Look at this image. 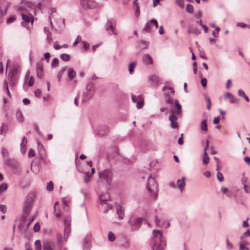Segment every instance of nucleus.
<instances>
[{"label":"nucleus","mask_w":250,"mask_h":250,"mask_svg":"<svg viewBox=\"0 0 250 250\" xmlns=\"http://www.w3.org/2000/svg\"><path fill=\"white\" fill-rule=\"evenodd\" d=\"M177 117L174 113H171L169 117V120L170 122V127L173 129L178 128V125L177 123Z\"/></svg>","instance_id":"nucleus-14"},{"label":"nucleus","mask_w":250,"mask_h":250,"mask_svg":"<svg viewBox=\"0 0 250 250\" xmlns=\"http://www.w3.org/2000/svg\"><path fill=\"white\" fill-rule=\"evenodd\" d=\"M220 117L219 116H218V117H215L213 121V123L215 125H218L219 124V121H220Z\"/></svg>","instance_id":"nucleus-60"},{"label":"nucleus","mask_w":250,"mask_h":250,"mask_svg":"<svg viewBox=\"0 0 250 250\" xmlns=\"http://www.w3.org/2000/svg\"><path fill=\"white\" fill-rule=\"evenodd\" d=\"M201 129L203 131H206L208 130V126L207 124V120L206 119H204L201 123Z\"/></svg>","instance_id":"nucleus-36"},{"label":"nucleus","mask_w":250,"mask_h":250,"mask_svg":"<svg viewBox=\"0 0 250 250\" xmlns=\"http://www.w3.org/2000/svg\"><path fill=\"white\" fill-rule=\"evenodd\" d=\"M224 97L229 99V103L231 104H237L239 102V100L229 92L226 93L224 95Z\"/></svg>","instance_id":"nucleus-16"},{"label":"nucleus","mask_w":250,"mask_h":250,"mask_svg":"<svg viewBox=\"0 0 250 250\" xmlns=\"http://www.w3.org/2000/svg\"><path fill=\"white\" fill-rule=\"evenodd\" d=\"M4 89H5L6 90L7 94L9 95V96H10V93L8 89V82L6 80H5L4 82Z\"/></svg>","instance_id":"nucleus-49"},{"label":"nucleus","mask_w":250,"mask_h":250,"mask_svg":"<svg viewBox=\"0 0 250 250\" xmlns=\"http://www.w3.org/2000/svg\"><path fill=\"white\" fill-rule=\"evenodd\" d=\"M217 178L220 182H223L224 178L222 173L219 171H218L217 173Z\"/></svg>","instance_id":"nucleus-45"},{"label":"nucleus","mask_w":250,"mask_h":250,"mask_svg":"<svg viewBox=\"0 0 250 250\" xmlns=\"http://www.w3.org/2000/svg\"><path fill=\"white\" fill-rule=\"evenodd\" d=\"M153 234L154 238L159 237L160 241L157 244L154 238L151 239L150 242L153 243V246L152 248V250H164L166 245V243L163 237L162 232L160 230H153Z\"/></svg>","instance_id":"nucleus-3"},{"label":"nucleus","mask_w":250,"mask_h":250,"mask_svg":"<svg viewBox=\"0 0 250 250\" xmlns=\"http://www.w3.org/2000/svg\"><path fill=\"white\" fill-rule=\"evenodd\" d=\"M177 187L178 188H180L181 190L184 189L185 186V178L184 177H182V180H177Z\"/></svg>","instance_id":"nucleus-27"},{"label":"nucleus","mask_w":250,"mask_h":250,"mask_svg":"<svg viewBox=\"0 0 250 250\" xmlns=\"http://www.w3.org/2000/svg\"><path fill=\"white\" fill-rule=\"evenodd\" d=\"M20 74V70L18 66H14L10 70L8 74V79L10 81V87H14L17 83Z\"/></svg>","instance_id":"nucleus-4"},{"label":"nucleus","mask_w":250,"mask_h":250,"mask_svg":"<svg viewBox=\"0 0 250 250\" xmlns=\"http://www.w3.org/2000/svg\"><path fill=\"white\" fill-rule=\"evenodd\" d=\"M81 5L84 9H92L97 6L94 0H81Z\"/></svg>","instance_id":"nucleus-11"},{"label":"nucleus","mask_w":250,"mask_h":250,"mask_svg":"<svg viewBox=\"0 0 250 250\" xmlns=\"http://www.w3.org/2000/svg\"><path fill=\"white\" fill-rule=\"evenodd\" d=\"M142 61L146 65L152 64L153 63V60L149 54H146L143 56Z\"/></svg>","instance_id":"nucleus-17"},{"label":"nucleus","mask_w":250,"mask_h":250,"mask_svg":"<svg viewBox=\"0 0 250 250\" xmlns=\"http://www.w3.org/2000/svg\"><path fill=\"white\" fill-rule=\"evenodd\" d=\"M149 81L151 83V84L154 85L158 86L160 83V79L156 75L151 76L149 77Z\"/></svg>","instance_id":"nucleus-18"},{"label":"nucleus","mask_w":250,"mask_h":250,"mask_svg":"<svg viewBox=\"0 0 250 250\" xmlns=\"http://www.w3.org/2000/svg\"><path fill=\"white\" fill-rule=\"evenodd\" d=\"M244 188L245 191L246 193H249L250 192V186L246 184H245L244 185Z\"/></svg>","instance_id":"nucleus-58"},{"label":"nucleus","mask_w":250,"mask_h":250,"mask_svg":"<svg viewBox=\"0 0 250 250\" xmlns=\"http://www.w3.org/2000/svg\"><path fill=\"white\" fill-rule=\"evenodd\" d=\"M50 57V53L49 52H46L44 54L43 57L41 58V60L43 61L44 60H46V62H48L49 61Z\"/></svg>","instance_id":"nucleus-44"},{"label":"nucleus","mask_w":250,"mask_h":250,"mask_svg":"<svg viewBox=\"0 0 250 250\" xmlns=\"http://www.w3.org/2000/svg\"><path fill=\"white\" fill-rule=\"evenodd\" d=\"M11 2H8L7 3V5L6 7V8H5V10L3 11L2 10H1L0 12V14L1 15L3 16L5 14H6L7 13V10H8V8H9V7L11 5Z\"/></svg>","instance_id":"nucleus-46"},{"label":"nucleus","mask_w":250,"mask_h":250,"mask_svg":"<svg viewBox=\"0 0 250 250\" xmlns=\"http://www.w3.org/2000/svg\"><path fill=\"white\" fill-rule=\"evenodd\" d=\"M36 72L39 78L42 79L43 77V65L42 62H38L36 64Z\"/></svg>","instance_id":"nucleus-15"},{"label":"nucleus","mask_w":250,"mask_h":250,"mask_svg":"<svg viewBox=\"0 0 250 250\" xmlns=\"http://www.w3.org/2000/svg\"><path fill=\"white\" fill-rule=\"evenodd\" d=\"M35 155V151L33 148H30L28 152V157L29 158L33 157Z\"/></svg>","instance_id":"nucleus-55"},{"label":"nucleus","mask_w":250,"mask_h":250,"mask_svg":"<svg viewBox=\"0 0 250 250\" xmlns=\"http://www.w3.org/2000/svg\"><path fill=\"white\" fill-rule=\"evenodd\" d=\"M53 47L56 50H59L61 48V46L59 45V42L57 41L54 42Z\"/></svg>","instance_id":"nucleus-57"},{"label":"nucleus","mask_w":250,"mask_h":250,"mask_svg":"<svg viewBox=\"0 0 250 250\" xmlns=\"http://www.w3.org/2000/svg\"><path fill=\"white\" fill-rule=\"evenodd\" d=\"M158 27V23L157 21L155 19H152L146 23L145 27L143 29V31L151 33L154 31Z\"/></svg>","instance_id":"nucleus-7"},{"label":"nucleus","mask_w":250,"mask_h":250,"mask_svg":"<svg viewBox=\"0 0 250 250\" xmlns=\"http://www.w3.org/2000/svg\"><path fill=\"white\" fill-rule=\"evenodd\" d=\"M99 178L103 179L106 181L107 184L110 185L112 180V173L110 170L105 169L99 172Z\"/></svg>","instance_id":"nucleus-9"},{"label":"nucleus","mask_w":250,"mask_h":250,"mask_svg":"<svg viewBox=\"0 0 250 250\" xmlns=\"http://www.w3.org/2000/svg\"><path fill=\"white\" fill-rule=\"evenodd\" d=\"M146 189L149 193L150 197L156 200L159 192L158 184L154 178L149 175L147 178Z\"/></svg>","instance_id":"nucleus-2"},{"label":"nucleus","mask_w":250,"mask_h":250,"mask_svg":"<svg viewBox=\"0 0 250 250\" xmlns=\"http://www.w3.org/2000/svg\"><path fill=\"white\" fill-rule=\"evenodd\" d=\"M40 225L39 223H36L33 228L34 231L35 232H38L40 230Z\"/></svg>","instance_id":"nucleus-53"},{"label":"nucleus","mask_w":250,"mask_h":250,"mask_svg":"<svg viewBox=\"0 0 250 250\" xmlns=\"http://www.w3.org/2000/svg\"><path fill=\"white\" fill-rule=\"evenodd\" d=\"M54 188V184L52 181L49 182L47 183L46 186V189L48 191H52Z\"/></svg>","instance_id":"nucleus-42"},{"label":"nucleus","mask_w":250,"mask_h":250,"mask_svg":"<svg viewBox=\"0 0 250 250\" xmlns=\"http://www.w3.org/2000/svg\"><path fill=\"white\" fill-rule=\"evenodd\" d=\"M34 83V79L33 76H31L28 82V85L31 87L33 86Z\"/></svg>","instance_id":"nucleus-59"},{"label":"nucleus","mask_w":250,"mask_h":250,"mask_svg":"<svg viewBox=\"0 0 250 250\" xmlns=\"http://www.w3.org/2000/svg\"><path fill=\"white\" fill-rule=\"evenodd\" d=\"M193 6L190 4H188L186 6V11L188 13H192L193 12Z\"/></svg>","instance_id":"nucleus-41"},{"label":"nucleus","mask_w":250,"mask_h":250,"mask_svg":"<svg viewBox=\"0 0 250 250\" xmlns=\"http://www.w3.org/2000/svg\"><path fill=\"white\" fill-rule=\"evenodd\" d=\"M36 195L34 192H29L25 197L22 206L23 214L22 217L25 219L29 214L35 201Z\"/></svg>","instance_id":"nucleus-1"},{"label":"nucleus","mask_w":250,"mask_h":250,"mask_svg":"<svg viewBox=\"0 0 250 250\" xmlns=\"http://www.w3.org/2000/svg\"><path fill=\"white\" fill-rule=\"evenodd\" d=\"M108 238L109 241L113 242L115 241L116 237L115 234L111 231L108 233Z\"/></svg>","instance_id":"nucleus-38"},{"label":"nucleus","mask_w":250,"mask_h":250,"mask_svg":"<svg viewBox=\"0 0 250 250\" xmlns=\"http://www.w3.org/2000/svg\"><path fill=\"white\" fill-rule=\"evenodd\" d=\"M201 84L203 87H206L207 84V80L206 78L202 79L201 81Z\"/></svg>","instance_id":"nucleus-62"},{"label":"nucleus","mask_w":250,"mask_h":250,"mask_svg":"<svg viewBox=\"0 0 250 250\" xmlns=\"http://www.w3.org/2000/svg\"><path fill=\"white\" fill-rule=\"evenodd\" d=\"M53 244L50 241H45L43 244V250H53Z\"/></svg>","instance_id":"nucleus-23"},{"label":"nucleus","mask_w":250,"mask_h":250,"mask_svg":"<svg viewBox=\"0 0 250 250\" xmlns=\"http://www.w3.org/2000/svg\"><path fill=\"white\" fill-rule=\"evenodd\" d=\"M16 161L13 159H8L5 161V164L8 167L13 168L15 165Z\"/></svg>","instance_id":"nucleus-28"},{"label":"nucleus","mask_w":250,"mask_h":250,"mask_svg":"<svg viewBox=\"0 0 250 250\" xmlns=\"http://www.w3.org/2000/svg\"><path fill=\"white\" fill-rule=\"evenodd\" d=\"M209 158L208 156V154L207 152H204V159L203 160V163L204 164H208L209 162Z\"/></svg>","instance_id":"nucleus-40"},{"label":"nucleus","mask_w":250,"mask_h":250,"mask_svg":"<svg viewBox=\"0 0 250 250\" xmlns=\"http://www.w3.org/2000/svg\"><path fill=\"white\" fill-rule=\"evenodd\" d=\"M16 115V118L19 121L22 122L23 121L24 117L22 113L20 110H17Z\"/></svg>","instance_id":"nucleus-35"},{"label":"nucleus","mask_w":250,"mask_h":250,"mask_svg":"<svg viewBox=\"0 0 250 250\" xmlns=\"http://www.w3.org/2000/svg\"><path fill=\"white\" fill-rule=\"evenodd\" d=\"M89 86V85L88 84L86 86V90H87L88 91L87 92H84L83 93V101H84V100L90 99L91 98L92 96L93 93L91 91V89H88Z\"/></svg>","instance_id":"nucleus-22"},{"label":"nucleus","mask_w":250,"mask_h":250,"mask_svg":"<svg viewBox=\"0 0 250 250\" xmlns=\"http://www.w3.org/2000/svg\"><path fill=\"white\" fill-rule=\"evenodd\" d=\"M43 30H44V32L47 35L46 40H48L49 37V35H51V33L49 31V29L48 28L45 27H44Z\"/></svg>","instance_id":"nucleus-52"},{"label":"nucleus","mask_w":250,"mask_h":250,"mask_svg":"<svg viewBox=\"0 0 250 250\" xmlns=\"http://www.w3.org/2000/svg\"><path fill=\"white\" fill-rule=\"evenodd\" d=\"M132 101L134 103H136V107L138 109H140L143 107L144 105V99L141 96L136 97L133 94H131Z\"/></svg>","instance_id":"nucleus-12"},{"label":"nucleus","mask_w":250,"mask_h":250,"mask_svg":"<svg viewBox=\"0 0 250 250\" xmlns=\"http://www.w3.org/2000/svg\"><path fill=\"white\" fill-rule=\"evenodd\" d=\"M165 101L167 104L170 105L171 109H181V105L179 104L177 100L174 101V104L173 100L171 98L168 93L165 94Z\"/></svg>","instance_id":"nucleus-8"},{"label":"nucleus","mask_w":250,"mask_h":250,"mask_svg":"<svg viewBox=\"0 0 250 250\" xmlns=\"http://www.w3.org/2000/svg\"><path fill=\"white\" fill-rule=\"evenodd\" d=\"M59 65V60L57 58L53 59V61L51 63L52 67L55 68Z\"/></svg>","instance_id":"nucleus-39"},{"label":"nucleus","mask_w":250,"mask_h":250,"mask_svg":"<svg viewBox=\"0 0 250 250\" xmlns=\"http://www.w3.org/2000/svg\"><path fill=\"white\" fill-rule=\"evenodd\" d=\"M19 10L22 12L21 17L23 20L22 22V26H26V24L30 22L32 24L34 22L33 16L28 12H26L27 10H25V8L23 7H19Z\"/></svg>","instance_id":"nucleus-5"},{"label":"nucleus","mask_w":250,"mask_h":250,"mask_svg":"<svg viewBox=\"0 0 250 250\" xmlns=\"http://www.w3.org/2000/svg\"><path fill=\"white\" fill-rule=\"evenodd\" d=\"M66 67L64 66L62 67L58 72L57 74V79L58 81L60 82L61 80L62 75L63 73L66 71Z\"/></svg>","instance_id":"nucleus-31"},{"label":"nucleus","mask_w":250,"mask_h":250,"mask_svg":"<svg viewBox=\"0 0 250 250\" xmlns=\"http://www.w3.org/2000/svg\"><path fill=\"white\" fill-rule=\"evenodd\" d=\"M35 95L36 97L40 98L42 95V91L40 89H37L35 91Z\"/></svg>","instance_id":"nucleus-56"},{"label":"nucleus","mask_w":250,"mask_h":250,"mask_svg":"<svg viewBox=\"0 0 250 250\" xmlns=\"http://www.w3.org/2000/svg\"><path fill=\"white\" fill-rule=\"evenodd\" d=\"M99 208L103 209L104 212H106L109 209L112 208V205L107 203V202L105 204H99Z\"/></svg>","instance_id":"nucleus-25"},{"label":"nucleus","mask_w":250,"mask_h":250,"mask_svg":"<svg viewBox=\"0 0 250 250\" xmlns=\"http://www.w3.org/2000/svg\"><path fill=\"white\" fill-rule=\"evenodd\" d=\"M27 144V140L26 138L25 137H23L21 144V151L23 154L26 152Z\"/></svg>","instance_id":"nucleus-19"},{"label":"nucleus","mask_w":250,"mask_h":250,"mask_svg":"<svg viewBox=\"0 0 250 250\" xmlns=\"http://www.w3.org/2000/svg\"><path fill=\"white\" fill-rule=\"evenodd\" d=\"M188 33L189 34H194L196 35H198L200 34V31L197 28H189L188 30Z\"/></svg>","instance_id":"nucleus-34"},{"label":"nucleus","mask_w":250,"mask_h":250,"mask_svg":"<svg viewBox=\"0 0 250 250\" xmlns=\"http://www.w3.org/2000/svg\"><path fill=\"white\" fill-rule=\"evenodd\" d=\"M247 236H250V229H248L241 237L240 239L242 241H243V239H245L246 238V237Z\"/></svg>","instance_id":"nucleus-48"},{"label":"nucleus","mask_w":250,"mask_h":250,"mask_svg":"<svg viewBox=\"0 0 250 250\" xmlns=\"http://www.w3.org/2000/svg\"><path fill=\"white\" fill-rule=\"evenodd\" d=\"M8 130V126L6 124L3 123L0 127V132L1 134H5Z\"/></svg>","instance_id":"nucleus-29"},{"label":"nucleus","mask_w":250,"mask_h":250,"mask_svg":"<svg viewBox=\"0 0 250 250\" xmlns=\"http://www.w3.org/2000/svg\"><path fill=\"white\" fill-rule=\"evenodd\" d=\"M144 219L143 217H131L128 223L133 230L138 229L142 225Z\"/></svg>","instance_id":"nucleus-6"},{"label":"nucleus","mask_w":250,"mask_h":250,"mask_svg":"<svg viewBox=\"0 0 250 250\" xmlns=\"http://www.w3.org/2000/svg\"><path fill=\"white\" fill-rule=\"evenodd\" d=\"M42 245L40 240H37L35 242V249L36 250H41Z\"/></svg>","instance_id":"nucleus-37"},{"label":"nucleus","mask_w":250,"mask_h":250,"mask_svg":"<svg viewBox=\"0 0 250 250\" xmlns=\"http://www.w3.org/2000/svg\"><path fill=\"white\" fill-rule=\"evenodd\" d=\"M25 247L26 250H33L31 249V246L29 243H25Z\"/></svg>","instance_id":"nucleus-64"},{"label":"nucleus","mask_w":250,"mask_h":250,"mask_svg":"<svg viewBox=\"0 0 250 250\" xmlns=\"http://www.w3.org/2000/svg\"><path fill=\"white\" fill-rule=\"evenodd\" d=\"M7 211V207L5 205H0V211L3 213H6Z\"/></svg>","instance_id":"nucleus-54"},{"label":"nucleus","mask_w":250,"mask_h":250,"mask_svg":"<svg viewBox=\"0 0 250 250\" xmlns=\"http://www.w3.org/2000/svg\"><path fill=\"white\" fill-rule=\"evenodd\" d=\"M54 211L55 215H56L58 218L61 217V213L59 209V203L58 202H56L54 204Z\"/></svg>","instance_id":"nucleus-24"},{"label":"nucleus","mask_w":250,"mask_h":250,"mask_svg":"<svg viewBox=\"0 0 250 250\" xmlns=\"http://www.w3.org/2000/svg\"><path fill=\"white\" fill-rule=\"evenodd\" d=\"M182 110H169V113L170 114L171 113H174L177 117V115L182 116Z\"/></svg>","instance_id":"nucleus-51"},{"label":"nucleus","mask_w":250,"mask_h":250,"mask_svg":"<svg viewBox=\"0 0 250 250\" xmlns=\"http://www.w3.org/2000/svg\"><path fill=\"white\" fill-rule=\"evenodd\" d=\"M7 188V185L4 183L0 185V193L6 190Z\"/></svg>","instance_id":"nucleus-43"},{"label":"nucleus","mask_w":250,"mask_h":250,"mask_svg":"<svg viewBox=\"0 0 250 250\" xmlns=\"http://www.w3.org/2000/svg\"><path fill=\"white\" fill-rule=\"evenodd\" d=\"M177 5L181 8H184L185 2L184 0H176Z\"/></svg>","instance_id":"nucleus-50"},{"label":"nucleus","mask_w":250,"mask_h":250,"mask_svg":"<svg viewBox=\"0 0 250 250\" xmlns=\"http://www.w3.org/2000/svg\"><path fill=\"white\" fill-rule=\"evenodd\" d=\"M137 64L136 62H133L130 63L129 65V72L130 74L132 75L134 71V68Z\"/></svg>","instance_id":"nucleus-30"},{"label":"nucleus","mask_w":250,"mask_h":250,"mask_svg":"<svg viewBox=\"0 0 250 250\" xmlns=\"http://www.w3.org/2000/svg\"><path fill=\"white\" fill-rule=\"evenodd\" d=\"M237 26L240 27L241 28L247 27L248 24L244 23V22H238L237 23Z\"/></svg>","instance_id":"nucleus-63"},{"label":"nucleus","mask_w":250,"mask_h":250,"mask_svg":"<svg viewBox=\"0 0 250 250\" xmlns=\"http://www.w3.org/2000/svg\"><path fill=\"white\" fill-rule=\"evenodd\" d=\"M226 244H227V248L228 250H232L233 248V246L232 244L229 240V239L226 240Z\"/></svg>","instance_id":"nucleus-47"},{"label":"nucleus","mask_w":250,"mask_h":250,"mask_svg":"<svg viewBox=\"0 0 250 250\" xmlns=\"http://www.w3.org/2000/svg\"><path fill=\"white\" fill-rule=\"evenodd\" d=\"M238 94L239 96L243 97L247 102L249 101L248 97L245 94L244 91L242 89H239L238 91Z\"/></svg>","instance_id":"nucleus-33"},{"label":"nucleus","mask_w":250,"mask_h":250,"mask_svg":"<svg viewBox=\"0 0 250 250\" xmlns=\"http://www.w3.org/2000/svg\"><path fill=\"white\" fill-rule=\"evenodd\" d=\"M116 208H117V213L118 215L119 218L120 219H123L124 217V209L123 207L120 205H116Z\"/></svg>","instance_id":"nucleus-20"},{"label":"nucleus","mask_w":250,"mask_h":250,"mask_svg":"<svg viewBox=\"0 0 250 250\" xmlns=\"http://www.w3.org/2000/svg\"><path fill=\"white\" fill-rule=\"evenodd\" d=\"M109 132V130L107 126L104 125L101 127V129H99L97 134L99 136H104L107 135Z\"/></svg>","instance_id":"nucleus-21"},{"label":"nucleus","mask_w":250,"mask_h":250,"mask_svg":"<svg viewBox=\"0 0 250 250\" xmlns=\"http://www.w3.org/2000/svg\"><path fill=\"white\" fill-rule=\"evenodd\" d=\"M110 199V195L107 192H102L99 196L98 203L103 204L106 203Z\"/></svg>","instance_id":"nucleus-13"},{"label":"nucleus","mask_w":250,"mask_h":250,"mask_svg":"<svg viewBox=\"0 0 250 250\" xmlns=\"http://www.w3.org/2000/svg\"><path fill=\"white\" fill-rule=\"evenodd\" d=\"M67 75L70 80L73 79L76 75L75 71L71 67H70L67 71Z\"/></svg>","instance_id":"nucleus-26"},{"label":"nucleus","mask_w":250,"mask_h":250,"mask_svg":"<svg viewBox=\"0 0 250 250\" xmlns=\"http://www.w3.org/2000/svg\"><path fill=\"white\" fill-rule=\"evenodd\" d=\"M115 26L116 21L114 19L108 20L106 24L105 30L110 35H117Z\"/></svg>","instance_id":"nucleus-10"},{"label":"nucleus","mask_w":250,"mask_h":250,"mask_svg":"<svg viewBox=\"0 0 250 250\" xmlns=\"http://www.w3.org/2000/svg\"><path fill=\"white\" fill-rule=\"evenodd\" d=\"M82 41V38L80 36H78L76 41L73 42V45H76L79 42Z\"/></svg>","instance_id":"nucleus-61"},{"label":"nucleus","mask_w":250,"mask_h":250,"mask_svg":"<svg viewBox=\"0 0 250 250\" xmlns=\"http://www.w3.org/2000/svg\"><path fill=\"white\" fill-rule=\"evenodd\" d=\"M60 58L63 61L68 62L70 60V56L67 54L63 53L60 55Z\"/></svg>","instance_id":"nucleus-32"}]
</instances>
